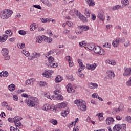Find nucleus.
I'll return each mask as SVG.
<instances>
[{
	"label": "nucleus",
	"mask_w": 131,
	"mask_h": 131,
	"mask_svg": "<svg viewBox=\"0 0 131 131\" xmlns=\"http://www.w3.org/2000/svg\"><path fill=\"white\" fill-rule=\"evenodd\" d=\"M74 103L77 105L78 109L81 111H86V104L82 100H76Z\"/></svg>",
	"instance_id": "f257e3e1"
},
{
	"label": "nucleus",
	"mask_w": 131,
	"mask_h": 131,
	"mask_svg": "<svg viewBox=\"0 0 131 131\" xmlns=\"http://www.w3.org/2000/svg\"><path fill=\"white\" fill-rule=\"evenodd\" d=\"M12 14H13L12 10L6 9L1 12L0 17L2 20H7L10 18V16H12Z\"/></svg>",
	"instance_id": "f03ea898"
},
{
	"label": "nucleus",
	"mask_w": 131,
	"mask_h": 131,
	"mask_svg": "<svg viewBox=\"0 0 131 131\" xmlns=\"http://www.w3.org/2000/svg\"><path fill=\"white\" fill-rule=\"evenodd\" d=\"M25 103L27 104L29 107H35V105L38 103V99L36 97H32L30 99H27Z\"/></svg>",
	"instance_id": "7ed1b4c3"
},
{
	"label": "nucleus",
	"mask_w": 131,
	"mask_h": 131,
	"mask_svg": "<svg viewBox=\"0 0 131 131\" xmlns=\"http://www.w3.org/2000/svg\"><path fill=\"white\" fill-rule=\"evenodd\" d=\"M124 37L117 38L113 41L112 46L114 48H117L119 46V43L120 42H124Z\"/></svg>",
	"instance_id": "20e7f679"
},
{
	"label": "nucleus",
	"mask_w": 131,
	"mask_h": 131,
	"mask_svg": "<svg viewBox=\"0 0 131 131\" xmlns=\"http://www.w3.org/2000/svg\"><path fill=\"white\" fill-rule=\"evenodd\" d=\"M115 76V74H114V72L112 70H110L106 72V76L104 77V80L105 81H108L110 80V79H112V78H114Z\"/></svg>",
	"instance_id": "39448f33"
},
{
	"label": "nucleus",
	"mask_w": 131,
	"mask_h": 131,
	"mask_svg": "<svg viewBox=\"0 0 131 131\" xmlns=\"http://www.w3.org/2000/svg\"><path fill=\"white\" fill-rule=\"evenodd\" d=\"M14 119L15 126H16V127H19V128H22L23 125H22L21 122H20V120L22 119V118L21 117L16 116L14 118Z\"/></svg>",
	"instance_id": "423d86ee"
},
{
	"label": "nucleus",
	"mask_w": 131,
	"mask_h": 131,
	"mask_svg": "<svg viewBox=\"0 0 131 131\" xmlns=\"http://www.w3.org/2000/svg\"><path fill=\"white\" fill-rule=\"evenodd\" d=\"M97 18H98L100 21H105V13H104L103 10H100L98 12Z\"/></svg>",
	"instance_id": "0eeeda50"
},
{
	"label": "nucleus",
	"mask_w": 131,
	"mask_h": 131,
	"mask_svg": "<svg viewBox=\"0 0 131 131\" xmlns=\"http://www.w3.org/2000/svg\"><path fill=\"white\" fill-rule=\"evenodd\" d=\"M124 73H123V76L125 77H128L131 75V68H124Z\"/></svg>",
	"instance_id": "6e6552de"
},
{
	"label": "nucleus",
	"mask_w": 131,
	"mask_h": 131,
	"mask_svg": "<svg viewBox=\"0 0 131 131\" xmlns=\"http://www.w3.org/2000/svg\"><path fill=\"white\" fill-rule=\"evenodd\" d=\"M54 74V71L51 70H48L46 71L44 73L42 74V75H44L47 78H51L52 77V75Z\"/></svg>",
	"instance_id": "1a4fd4ad"
},
{
	"label": "nucleus",
	"mask_w": 131,
	"mask_h": 131,
	"mask_svg": "<svg viewBox=\"0 0 131 131\" xmlns=\"http://www.w3.org/2000/svg\"><path fill=\"white\" fill-rule=\"evenodd\" d=\"M66 89L68 93H69L70 94H72V93H75V90L72 89L71 84H68L66 86Z\"/></svg>",
	"instance_id": "9d476101"
},
{
	"label": "nucleus",
	"mask_w": 131,
	"mask_h": 131,
	"mask_svg": "<svg viewBox=\"0 0 131 131\" xmlns=\"http://www.w3.org/2000/svg\"><path fill=\"white\" fill-rule=\"evenodd\" d=\"M114 122V119H113V118L111 117H108L106 119V123L107 125L113 124Z\"/></svg>",
	"instance_id": "9b49d317"
},
{
	"label": "nucleus",
	"mask_w": 131,
	"mask_h": 131,
	"mask_svg": "<svg viewBox=\"0 0 131 131\" xmlns=\"http://www.w3.org/2000/svg\"><path fill=\"white\" fill-rule=\"evenodd\" d=\"M96 67H97V64L96 63H93L92 64H87L86 66L87 69H89L90 70H95Z\"/></svg>",
	"instance_id": "f8f14e48"
},
{
	"label": "nucleus",
	"mask_w": 131,
	"mask_h": 131,
	"mask_svg": "<svg viewBox=\"0 0 131 131\" xmlns=\"http://www.w3.org/2000/svg\"><path fill=\"white\" fill-rule=\"evenodd\" d=\"M121 129V125L117 124L113 128V131H120Z\"/></svg>",
	"instance_id": "ddd939ff"
},
{
	"label": "nucleus",
	"mask_w": 131,
	"mask_h": 131,
	"mask_svg": "<svg viewBox=\"0 0 131 131\" xmlns=\"http://www.w3.org/2000/svg\"><path fill=\"white\" fill-rule=\"evenodd\" d=\"M54 60L55 59L52 56H50L49 58H48V63H47L48 67L51 66V64H53Z\"/></svg>",
	"instance_id": "4468645a"
},
{
	"label": "nucleus",
	"mask_w": 131,
	"mask_h": 131,
	"mask_svg": "<svg viewBox=\"0 0 131 131\" xmlns=\"http://www.w3.org/2000/svg\"><path fill=\"white\" fill-rule=\"evenodd\" d=\"M98 86V85L96 83H90L89 85V88L91 89V90H95V89H97Z\"/></svg>",
	"instance_id": "2eb2a0df"
},
{
	"label": "nucleus",
	"mask_w": 131,
	"mask_h": 131,
	"mask_svg": "<svg viewBox=\"0 0 131 131\" xmlns=\"http://www.w3.org/2000/svg\"><path fill=\"white\" fill-rule=\"evenodd\" d=\"M2 54L3 56H7L9 54V50L7 48H3L2 50Z\"/></svg>",
	"instance_id": "dca6fc26"
},
{
	"label": "nucleus",
	"mask_w": 131,
	"mask_h": 131,
	"mask_svg": "<svg viewBox=\"0 0 131 131\" xmlns=\"http://www.w3.org/2000/svg\"><path fill=\"white\" fill-rule=\"evenodd\" d=\"M42 41H43V37H42L40 36H39L36 37V42H37V43H41V42H42Z\"/></svg>",
	"instance_id": "f3484780"
},
{
	"label": "nucleus",
	"mask_w": 131,
	"mask_h": 131,
	"mask_svg": "<svg viewBox=\"0 0 131 131\" xmlns=\"http://www.w3.org/2000/svg\"><path fill=\"white\" fill-rule=\"evenodd\" d=\"M88 4L89 7H94L95 6V2L94 0H85Z\"/></svg>",
	"instance_id": "a211bd4d"
},
{
	"label": "nucleus",
	"mask_w": 131,
	"mask_h": 131,
	"mask_svg": "<svg viewBox=\"0 0 131 131\" xmlns=\"http://www.w3.org/2000/svg\"><path fill=\"white\" fill-rule=\"evenodd\" d=\"M101 49V48L100 46H95L94 50V53H95V54H99V53H100Z\"/></svg>",
	"instance_id": "6ab92c4d"
},
{
	"label": "nucleus",
	"mask_w": 131,
	"mask_h": 131,
	"mask_svg": "<svg viewBox=\"0 0 131 131\" xmlns=\"http://www.w3.org/2000/svg\"><path fill=\"white\" fill-rule=\"evenodd\" d=\"M26 84L27 85H33V79H29L26 80Z\"/></svg>",
	"instance_id": "aec40b11"
},
{
	"label": "nucleus",
	"mask_w": 131,
	"mask_h": 131,
	"mask_svg": "<svg viewBox=\"0 0 131 131\" xmlns=\"http://www.w3.org/2000/svg\"><path fill=\"white\" fill-rule=\"evenodd\" d=\"M106 64H108L109 65H112L113 66H115L116 65V62L113 60H110V59H107L106 60Z\"/></svg>",
	"instance_id": "412c9836"
},
{
	"label": "nucleus",
	"mask_w": 131,
	"mask_h": 131,
	"mask_svg": "<svg viewBox=\"0 0 131 131\" xmlns=\"http://www.w3.org/2000/svg\"><path fill=\"white\" fill-rule=\"evenodd\" d=\"M67 114H69V108H68L67 110H63L61 113V115L65 117L67 116Z\"/></svg>",
	"instance_id": "4be33fe9"
},
{
	"label": "nucleus",
	"mask_w": 131,
	"mask_h": 131,
	"mask_svg": "<svg viewBox=\"0 0 131 131\" xmlns=\"http://www.w3.org/2000/svg\"><path fill=\"white\" fill-rule=\"evenodd\" d=\"M38 84L39 86H40V88H42L47 85V82L46 81H41L38 82Z\"/></svg>",
	"instance_id": "5701e85b"
},
{
	"label": "nucleus",
	"mask_w": 131,
	"mask_h": 131,
	"mask_svg": "<svg viewBox=\"0 0 131 131\" xmlns=\"http://www.w3.org/2000/svg\"><path fill=\"white\" fill-rule=\"evenodd\" d=\"M15 89H16V86L13 84H11V85L8 86V90H9L10 92H13V91H15Z\"/></svg>",
	"instance_id": "b1692460"
},
{
	"label": "nucleus",
	"mask_w": 131,
	"mask_h": 131,
	"mask_svg": "<svg viewBox=\"0 0 131 131\" xmlns=\"http://www.w3.org/2000/svg\"><path fill=\"white\" fill-rule=\"evenodd\" d=\"M7 38H8V35H3L2 38H0L1 42H5L6 40H7Z\"/></svg>",
	"instance_id": "393cba45"
},
{
	"label": "nucleus",
	"mask_w": 131,
	"mask_h": 131,
	"mask_svg": "<svg viewBox=\"0 0 131 131\" xmlns=\"http://www.w3.org/2000/svg\"><path fill=\"white\" fill-rule=\"evenodd\" d=\"M62 80H63V78L60 75L57 76L55 78V82H57V83L61 82V81H62Z\"/></svg>",
	"instance_id": "a878e982"
},
{
	"label": "nucleus",
	"mask_w": 131,
	"mask_h": 131,
	"mask_svg": "<svg viewBox=\"0 0 131 131\" xmlns=\"http://www.w3.org/2000/svg\"><path fill=\"white\" fill-rule=\"evenodd\" d=\"M119 112H120L119 111V110H118V108H114L112 111V114H113V115H114V114H117L119 113Z\"/></svg>",
	"instance_id": "bb28decb"
},
{
	"label": "nucleus",
	"mask_w": 131,
	"mask_h": 131,
	"mask_svg": "<svg viewBox=\"0 0 131 131\" xmlns=\"http://www.w3.org/2000/svg\"><path fill=\"white\" fill-rule=\"evenodd\" d=\"M81 29L82 30V31H88V30H89V29H90V27H89V26H82L81 27Z\"/></svg>",
	"instance_id": "cd10ccee"
},
{
	"label": "nucleus",
	"mask_w": 131,
	"mask_h": 131,
	"mask_svg": "<svg viewBox=\"0 0 131 131\" xmlns=\"http://www.w3.org/2000/svg\"><path fill=\"white\" fill-rule=\"evenodd\" d=\"M122 9L123 8V6H121L120 5H116L115 6H114L113 8H112V10L113 11H115L116 10H119V9Z\"/></svg>",
	"instance_id": "c85d7f7f"
},
{
	"label": "nucleus",
	"mask_w": 131,
	"mask_h": 131,
	"mask_svg": "<svg viewBox=\"0 0 131 131\" xmlns=\"http://www.w3.org/2000/svg\"><path fill=\"white\" fill-rule=\"evenodd\" d=\"M38 57H40V53L34 52L32 54V57L34 59H36L37 58H38Z\"/></svg>",
	"instance_id": "c756f323"
},
{
	"label": "nucleus",
	"mask_w": 131,
	"mask_h": 131,
	"mask_svg": "<svg viewBox=\"0 0 131 131\" xmlns=\"http://www.w3.org/2000/svg\"><path fill=\"white\" fill-rule=\"evenodd\" d=\"M42 109L45 110V111H48V110H50V104H45L42 107Z\"/></svg>",
	"instance_id": "7c9ffc66"
},
{
	"label": "nucleus",
	"mask_w": 131,
	"mask_h": 131,
	"mask_svg": "<svg viewBox=\"0 0 131 131\" xmlns=\"http://www.w3.org/2000/svg\"><path fill=\"white\" fill-rule=\"evenodd\" d=\"M79 19H80V20H82V21H83V22H88V20H86V17H85V16L82 15V14L80 15V16H79Z\"/></svg>",
	"instance_id": "2f4dec72"
},
{
	"label": "nucleus",
	"mask_w": 131,
	"mask_h": 131,
	"mask_svg": "<svg viewBox=\"0 0 131 131\" xmlns=\"http://www.w3.org/2000/svg\"><path fill=\"white\" fill-rule=\"evenodd\" d=\"M42 3H43L45 5L47 6V7H52V3H51V2H50V1H42Z\"/></svg>",
	"instance_id": "473e14b6"
},
{
	"label": "nucleus",
	"mask_w": 131,
	"mask_h": 131,
	"mask_svg": "<svg viewBox=\"0 0 131 131\" xmlns=\"http://www.w3.org/2000/svg\"><path fill=\"white\" fill-rule=\"evenodd\" d=\"M1 73L2 74V76H4V77H7L9 75V73L6 71H2Z\"/></svg>",
	"instance_id": "72a5a7b5"
},
{
	"label": "nucleus",
	"mask_w": 131,
	"mask_h": 131,
	"mask_svg": "<svg viewBox=\"0 0 131 131\" xmlns=\"http://www.w3.org/2000/svg\"><path fill=\"white\" fill-rule=\"evenodd\" d=\"M106 54V52H105V50L104 49H102V48L100 49V50L99 51V53H98V55H101V56H103Z\"/></svg>",
	"instance_id": "f704fd0d"
},
{
	"label": "nucleus",
	"mask_w": 131,
	"mask_h": 131,
	"mask_svg": "<svg viewBox=\"0 0 131 131\" xmlns=\"http://www.w3.org/2000/svg\"><path fill=\"white\" fill-rule=\"evenodd\" d=\"M118 109L119 110V111H124V106L123 105V104H120Z\"/></svg>",
	"instance_id": "c9c22d12"
},
{
	"label": "nucleus",
	"mask_w": 131,
	"mask_h": 131,
	"mask_svg": "<svg viewBox=\"0 0 131 131\" xmlns=\"http://www.w3.org/2000/svg\"><path fill=\"white\" fill-rule=\"evenodd\" d=\"M79 45L81 47V48H83V47H85L86 46V42H85L84 41H83L80 42Z\"/></svg>",
	"instance_id": "e433bc0d"
},
{
	"label": "nucleus",
	"mask_w": 131,
	"mask_h": 131,
	"mask_svg": "<svg viewBox=\"0 0 131 131\" xmlns=\"http://www.w3.org/2000/svg\"><path fill=\"white\" fill-rule=\"evenodd\" d=\"M41 21L42 23H47V22H51V20L48 18H41Z\"/></svg>",
	"instance_id": "4c0bfd02"
},
{
	"label": "nucleus",
	"mask_w": 131,
	"mask_h": 131,
	"mask_svg": "<svg viewBox=\"0 0 131 131\" xmlns=\"http://www.w3.org/2000/svg\"><path fill=\"white\" fill-rule=\"evenodd\" d=\"M55 98L57 100H60V101L63 100V96L62 95H61L60 94H58V95L55 96Z\"/></svg>",
	"instance_id": "58836bf2"
},
{
	"label": "nucleus",
	"mask_w": 131,
	"mask_h": 131,
	"mask_svg": "<svg viewBox=\"0 0 131 131\" xmlns=\"http://www.w3.org/2000/svg\"><path fill=\"white\" fill-rule=\"evenodd\" d=\"M48 67H51L52 68H56V67H58V63L53 62L51 64V66H49Z\"/></svg>",
	"instance_id": "ea45409f"
},
{
	"label": "nucleus",
	"mask_w": 131,
	"mask_h": 131,
	"mask_svg": "<svg viewBox=\"0 0 131 131\" xmlns=\"http://www.w3.org/2000/svg\"><path fill=\"white\" fill-rule=\"evenodd\" d=\"M22 53L26 56V57H28L29 56V52L26 50H23L22 51Z\"/></svg>",
	"instance_id": "a19ab883"
},
{
	"label": "nucleus",
	"mask_w": 131,
	"mask_h": 131,
	"mask_svg": "<svg viewBox=\"0 0 131 131\" xmlns=\"http://www.w3.org/2000/svg\"><path fill=\"white\" fill-rule=\"evenodd\" d=\"M35 25H31L30 26V29L31 31H34L35 30Z\"/></svg>",
	"instance_id": "79ce46f5"
},
{
	"label": "nucleus",
	"mask_w": 131,
	"mask_h": 131,
	"mask_svg": "<svg viewBox=\"0 0 131 131\" xmlns=\"http://www.w3.org/2000/svg\"><path fill=\"white\" fill-rule=\"evenodd\" d=\"M74 12H75V15H76V16H78L79 18V17H80V15H81V13H80V12L78 11V10H75Z\"/></svg>",
	"instance_id": "37998d69"
},
{
	"label": "nucleus",
	"mask_w": 131,
	"mask_h": 131,
	"mask_svg": "<svg viewBox=\"0 0 131 131\" xmlns=\"http://www.w3.org/2000/svg\"><path fill=\"white\" fill-rule=\"evenodd\" d=\"M18 33L20 35H25V34H26V32L24 30H19Z\"/></svg>",
	"instance_id": "c03bdc74"
},
{
	"label": "nucleus",
	"mask_w": 131,
	"mask_h": 131,
	"mask_svg": "<svg viewBox=\"0 0 131 131\" xmlns=\"http://www.w3.org/2000/svg\"><path fill=\"white\" fill-rule=\"evenodd\" d=\"M5 33L6 34H9V36H11V35H12V31L11 30H8L5 31Z\"/></svg>",
	"instance_id": "a18cd8bd"
},
{
	"label": "nucleus",
	"mask_w": 131,
	"mask_h": 131,
	"mask_svg": "<svg viewBox=\"0 0 131 131\" xmlns=\"http://www.w3.org/2000/svg\"><path fill=\"white\" fill-rule=\"evenodd\" d=\"M122 4L123 5H124V6H126L129 4V2L128 1V0H123L122 2Z\"/></svg>",
	"instance_id": "49530a36"
},
{
	"label": "nucleus",
	"mask_w": 131,
	"mask_h": 131,
	"mask_svg": "<svg viewBox=\"0 0 131 131\" xmlns=\"http://www.w3.org/2000/svg\"><path fill=\"white\" fill-rule=\"evenodd\" d=\"M54 53H56V50H52L50 51H49L47 54V56H49V55H52V54H54Z\"/></svg>",
	"instance_id": "de8ad7c7"
},
{
	"label": "nucleus",
	"mask_w": 131,
	"mask_h": 131,
	"mask_svg": "<svg viewBox=\"0 0 131 131\" xmlns=\"http://www.w3.org/2000/svg\"><path fill=\"white\" fill-rule=\"evenodd\" d=\"M126 84L127 86H131V77H130L129 80L126 82Z\"/></svg>",
	"instance_id": "09e8293b"
},
{
	"label": "nucleus",
	"mask_w": 131,
	"mask_h": 131,
	"mask_svg": "<svg viewBox=\"0 0 131 131\" xmlns=\"http://www.w3.org/2000/svg\"><path fill=\"white\" fill-rule=\"evenodd\" d=\"M110 47H111V45L110 43L106 42L103 45V48H107L110 49Z\"/></svg>",
	"instance_id": "8fccbe9b"
},
{
	"label": "nucleus",
	"mask_w": 131,
	"mask_h": 131,
	"mask_svg": "<svg viewBox=\"0 0 131 131\" xmlns=\"http://www.w3.org/2000/svg\"><path fill=\"white\" fill-rule=\"evenodd\" d=\"M121 126V128H122V129H123V131L126 130V124H122Z\"/></svg>",
	"instance_id": "3c124183"
},
{
	"label": "nucleus",
	"mask_w": 131,
	"mask_h": 131,
	"mask_svg": "<svg viewBox=\"0 0 131 131\" xmlns=\"http://www.w3.org/2000/svg\"><path fill=\"white\" fill-rule=\"evenodd\" d=\"M66 59L68 62H71L72 61V58L70 56H66Z\"/></svg>",
	"instance_id": "603ef678"
},
{
	"label": "nucleus",
	"mask_w": 131,
	"mask_h": 131,
	"mask_svg": "<svg viewBox=\"0 0 131 131\" xmlns=\"http://www.w3.org/2000/svg\"><path fill=\"white\" fill-rule=\"evenodd\" d=\"M54 94H55V96H58L60 95V91L58 89H56L54 91Z\"/></svg>",
	"instance_id": "864d4df0"
},
{
	"label": "nucleus",
	"mask_w": 131,
	"mask_h": 131,
	"mask_svg": "<svg viewBox=\"0 0 131 131\" xmlns=\"http://www.w3.org/2000/svg\"><path fill=\"white\" fill-rule=\"evenodd\" d=\"M51 122L52 123V124H54V125H56L58 124V121H57L56 120H52Z\"/></svg>",
	"instance_id": "5fc2aeb1"
},
{
	"label": "nucleus",
	"mask_w": 131,
	"mask_h": 131,
	"mask_svg": "<svg viewBox=\"0 0 131 131\" xmlns=\"http://www.w3.org/2000/svg\"><path fill=\"white\" fill-rule=\"evenodd\" d=\"M126 120L127 121V122H131V117L130 116H126Z\"/></svg>",
	"instance_id": "6e6d98bb"
},
{
	"label": "nucleus",
	"mask_w": 131,
	"mask_h": 131,
	"mask_svg": "<svg viewBox=\"0 0 131 131\" xmlns=\"http://www.w3.org/2000/svg\"><path fill=\"white\" fill-rule=\"evenodd\" d=\"M83 32L82 31H77V30L75 31V33L76 34H77V35L82 34Z\"/></svg>",
	"instance_id": "4d7b16f0"
},
{
	"label": "nucleus",
	"mask_w": 131,
	"mask_h": 131,
	"mask_svg": "<svg viewBox=\"0 0 131 131\" xmlns=\"http://www.w3.org/2000/svg\"><path fill=\"white\" fill-rule=\"evenodd\" d=\"M33 7H34V8H36V9H38L39 10H41V7L40 6V5H33Z\"/></svg>",
	"instance_id": "13d9d810"
},
{
	"label": "nucleus",
	"mask_w": 131,
	"mask_h": 131,
	"mask_svg": "<svg viewBox=\"0 0 131 131\" xmlns=\"http://www.w3.org/2000/svg\"><path fill=\"white\" fill-rule=\"evenodd\" d=\"M88 49L90 51H93H93H94L95 47H94L93 46H89L88 47Z\"/></svg>",
	"instance_id": "bf43d9fd"
},
{
	"label": "nucleus",
	"mask_w": 131,
	"mask_h": 131,
	"mask_svg": "<svg viewBox=\"0 0 131 131\" xmlns=\"http://www.w3.org/2000/svg\"><path fill=\"white\" fill-rule=\"evenodd\" d=\"M8 121H9V122H11V123H13V122H14V118H9L8 119Z\"/></svg>",
	"instance_id": "052dcab7"
},
{
	"label": "nucleus",
	"mask_w": 131,
	"mask_h": 131,
	"mask_svg": "<svg viewBox=\"0 0 131 131\" xmlns=\"http://www.w3.org/2000/svg\"><path fill=\"white\" fill-rule=\"evenodd\" d=\"M78 76H79L81 78H84V75L82 72L79 73Z\"/></svg>",
	"instance_id": "680f3d73"
},
{
	"label": "nucleus",
	"mask_w": 131,
	"mask_h": 131,
	"mask_svg": "<svg viewBox=\"0 0 131 131\" xmlns=\"http://www.w3.org/2000/svg\"><path fill=\"white\" fill-rule=\"evenodd\" d=\"M129 46H130V43L129 42V41H127L124 44V47L127 48V47H129Z\"/></svg>",
	"instance_id": "e2e57ef3"
},
{
	"label": "nucleus",
	"mask_w": 131,
	"mask_h": 131,
	"mask_svg": "<svg viewBox=\"0 0 131 131\" xmlns=\"http://www.w3.org/2000/svg\"><path fill=\"white\" fill-rule=\"evenodd\" d=\"M68 79H69V80H71V81H73V80H74L73 76H72V75L69 76L68 77Z\"/></svg>",
	"instance_id": "0e129e2a"
},
{
	"label": "nucleus",
	"mask_w": 131,
	"mask_h": 131,
	"mask_svg": "<svg viewBox=\"0 0 131 131\" xmlns=\"http://www.w3.org/2000/svg\"><path fill=\"white\" fill-rule=\"evenodd\" d=\"M4 60H9L10 59V57L8 54L4 56Z\"/></svg>",
	"instance_id": "69168bd1"
},
{
	"label": "nucleus",
	"mask_w": 131,
	"mask_h": 131,
	"mask_svg": "<svg viewBox=\"0 0 131 131\" xmlns=\"http://www.w3.org/2000/svg\"><path fill=\"white\" fill-rule=\"evenodd\" d=\"M61 109L63 108H66L67 106V104L66 103H61Z\"/></svg>",
	"instance_id": "338daca9"
},
{
	"label": "nucleus",
	"mask_w": 131,
	"mask_h": 131,
	"mask_svg": "<svg viewBox=\"0 0 131 131\" xmlns=\"http://www.w3.org/2000/svg\"><path fill=\"white\" fill-rule=\"evenodd\" d=\"M14 101H18V96L17 95H14L13 97Z\"/></svg>",
	"instance_id": "774afa93"
}]
</instances>
